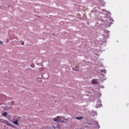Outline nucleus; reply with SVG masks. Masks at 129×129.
Instances as JSON below:
<instances>
[{
  "label": "nucleus",
  "instance_id": "obj_1",
  "mask_svg": "<svg viewBox=\"0 0 129 129\" xmlns=\"http://www.w3.org/2000/svg\"><path fill=\"white\" fill-rule=\"evenodd\" d=\"M53 121L56 122H67L68 119L60 116H57L56 117L53 118Z\"/></svg>",
  "mask_w": 129,
  "mask_h": 129
},
{
  "label": "nucleus",
  "instance_id": "obj_2",
  "mask_svg": "<svg viewBox=\"0 0 129 129\" xmlns=\"http://www.w3.org/2000/svg\"><path fill=\"white\" fill-rule=\"evenodd\" d=\"M14 121H12L13 123L16 124V125H19L18 121L20 120V117H15L13 119Z\"/></svg>",
  "mask_w": 129,
  "mask_h": 129
},
{
  "label": "nucleus",
  "instance_id": "obj_3",
  "mask_svg": "<svg viewBox=\"0 0 129 129\" xmlns=\"http://www.w3.org/2000/svg\"><path fill=\"white\" fill-rule=\"evenodd\" d=\"M73 70L75 71H79V65L78 64H74L72 67Z\"/></svg>",
  "mask_w": 129,
  "mask_h": 129
},
{
  "label": "nucleus",
  "instance_id": "obj_4",
  "mask_svg": "<svg viewBox=\"0 0 129 129\" xmlns=\"http://www.w3.org/2000/svg\"><path fill=\"white\" fill-rule=\"evenodd\" d=\"M1 122H3V123H5V124H7L8 126H14V125L9 123V121L3 120V121H2V120H0Z\"/></svg>",
  "mask_w": 129,
  "mask_h": 129
},
{
  "label": "nucleus",
  "instance_id": "obj_5",
  "mask_svg": "<svg viewBox=\"0 0 129 129\" xmlns=\"http://www.w3.org/2000/svg\"><path fill=\"white\" fill-rule=\"evenodd\" d=\"M92 84H98V81H97V80H95V79H93L92 80Z\"/></svg>",
  "mask_w": 129,
  "mask_h": 129
},
{
  "label": "nucleus",
  "instance_id": "obj_6",
  "mask_svg": "<svg viewBox=\"0 0 129 129\" xmlns=\"http://www.w3.org/2000/svg\"><path fill=\"white\" fill-rule=\"evenodd\" d=\"M76 119H78L79 120H80V119H83V117L82 116L76 117Z\"/></svg>",
  "mask_w": 129,
  "mask_h": 129
},
{
  "label": "nucleus",
  "instance_id": "obj_7",
  "mask_svg": "<svg viewBox=\"0 0 129 129\" xmlns=\"http://www.w3.org/2000/svg\"><path fill=\"white\" fill-rule=\"evenodd\" d=\"M97 103H100L99 105H98V107H100L101 106H102V104H101V102H100V100H99L97 101Z\"/></svg>",
  "mask_w": 129,
  "mask_h": 129
},
{
  "label": "nucleus",
  "instance_id": "obj_8",
  "mask_svg": "<svg viewBox=\"0 0 129 129\" xmlns=\"http://www.w3.org/2000/svg\"><path fill=\"white\" fill-rule=\"evenodd\" d=\"M2 115L6 117L7 115H8V113L7 112H5L4 113H3Z\"/></svg>",
  "mask_w": 129,
  "mask_h": 129
},
{
  "label": "nucleus",
  "instance_id": "obj_9",
  "mask_svg": "<svg viewBox=\"0 0 129 129\" xmlns=\"http://www.w3.org/2000/svg\"><path fill=\"white\" fill-rule=\"evenodd\" d=\"M0 44H1V45H2V44H3V41H2L0 40Z\"/></svg>",
  "mask_w": 129,
  "mask_h": 129
},
{
  "label": "nucleus",
  "instance_id": "obj_10",
  "mask_svg": "<svg viewBox=\"0 0 129 129\" xmlns=\"http://www.w3.org/2000/svg\"><path fill=\"white\" fill-rule=\"evenodd\" d=\"M41 79L40 78H38V79H37L38 80H41Z\"/></svg>",
  "mask_w": 129,
  "mask_h": 129
},
{
  "label": "nucleus",
  "instance_id": "obj_11",
  "mask_svg": "<svg viewBox=\"0 0 129 129\" xmlns=\"http://www.w3.org/2000/svg\"><path fill=\"white\" fill-rule=\"evenodd\" d=\"M21 44L22 45H24V41H23Z\"/></svg>",
  "mask_w": 129,
  "mask_h": 129
},
{
  "label": "nucleus",
  "instance_id": "obj_12",
  "mask_svg": "<svg viewBox=\"0 0 129 129\" xmlns=\"http://www.w3.org/2000/svg\"><path fill=\"white\" fill-rule=\"evenodd\" d=\"M48 128L51 129V127H48Z\"/></svg>",
  "mask_w": 129,
  "mask_h": 129
}]
</instances>
